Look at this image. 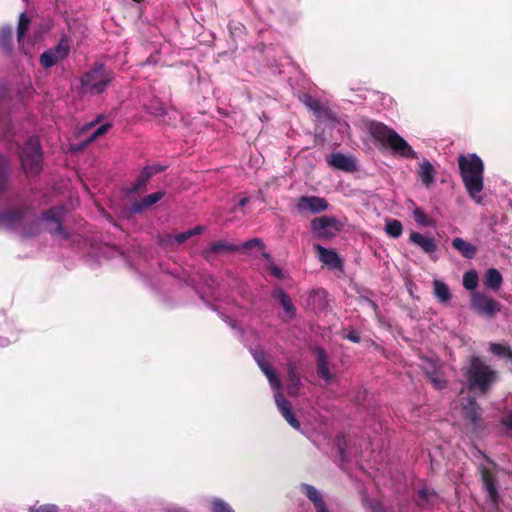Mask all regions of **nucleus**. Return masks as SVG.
Segmentation results:
<instances>
[{"label":"nucleus","instance_id":"obj_1","mask_svg":"<svg viewBox=\"0 0 512 512\" xmlns=\"http://www.w3.org/2000/svg\"><path fill=\"white\" fill-rule=\"evenodd\" d=\"M365 128L372 139L385 148L406 159H417L418 155L408 142L394 129L378 121H366Z\"/></svg>","mask_w":512,"mask_h":512},{"label":"nucleus","instance_id":"obj_2","mask_svg":"<svg viewBox=\"0 0 512 512\" xmlns=\"http://www.w3.org/2000/svg\"><path fill=\"white\" fill-rule=\"evenodd\" d=\"M458 167L462 182L469 196L477 203H481L480 193L483 190L484 163L475 153L469 155H459Z\"/></svg>","mask_w":512,"mask_h":512},{"label":"nucleus","instance_id":"obj_3","mask_svg":"<svg viewBox=\"0 0 512 512\" xmlns=\"http://www.w3.org/2000/svg\"><path fill=\"white\" fill-rule=\"evenodd\" d=\"M114 78L113 70L108 69L103 63L96 62L81 75L79 93L81 95H101Z\"/></svg>","mask_w":512,"mask_h":512},{"label":"nucleus","instance_id":"obj_4","mask_svg":"<svg viewBox=\"0 0 512 512\" xmlns=\"http://www.w3.org/2000/svg\"><path fill=\"white\" fill-rule=\"evenodd\" d=\"M469 391H479L486 394L496 381L497 372L485 364L479 357H472L470 366L465 373Z\"/></svg>","mask_w":512,"mask_h":512},{"label":"nucleus","instance_id":"obj_5","mask_svg":"<svg viewBox=\"0 0 512 512\" xmlns=\"http://www.w3.org/2000/svg\"><path fill=\"white\" fill-rule=\"evenodd\" d=\"M22 169L27 177L37 176L43 168V152L40 141L36 137H30L20 154Z\"/></svg>","mask_w":512,"mask_h":512},{"label":"nucleus","instance_id":"obj_6","mask_svg":"<svg viewBox=\"0 0 512 512\" xmlns=\"http://www.w3.org/2000/svg\"><path fill=\"white\" fill-rule=\"evenodd\" d=\"M341 223L333 216L323 215L311 221L313 236L321 240H330L336 231L341 230Z\"/></svg>","mask_w":512,"mask_h":512},{"label":"nucleus","instance_id":"obj_7","mask_svg":"<svg viewBox=\"0 0 512 512\" xmlns=\"http://www.w3.org/2000/svg\"><path fill=\"white\" fill-rule=\"evenodd\" d=\"M64 213L65 209L63 206H54L43 211L41 219L48 223L46 229L50 234L58 235L67 240L70 238V233L63 228L61 223Z\"/></svg>","mask_w":512,"mask_h":512},{"label":"nucleus","instance_id":"obj_8","mask_svg":"<svg viewBox=\"0 0 512 512\" xmlns=\"http://www.w3.org/2000/svg\"><path fill=\"white\" fill-rule=\"evenodd\" d=\"M70 53V42L67 36L63 35L56 46L44 51L40 55V64L48 69L68 57Z\"/></svg>","mask_w":512,"mask_h":512},{"label":"nucleus","instance_id":"obj_9","mask_svg":"<svg viewBox=\"0 0 512 512\" xmlns=\"http://www.w3.org/2000/svg\"><path fill=\"white\" fill-rule=\"evenodd\" d=\"M471 308L480 315L494 318L501 310V304L484 293L472 292Z\"/></svg>","mask_w":512,"mask_h":512},{"label":"nucleus","instance_id":"obj_10","mask_svg":"<svg viewBox=\"0 0 512 512\" xmlns=\"http://www.w3.org/2000/svg\"><path fill=\"white\" fill-rule=\"evenodd\" d=\"M462 413L466 421L469 422L474 430L482 427V414L483 410L473 397H467L463 400Z\"/></svg>","mask_w":512,"mask_h":512},{"label":"nucleus","instance_id":"obj_11","mask_svg":"<svg viewBox=\"0 0 512 512\" xmlns=\"http://www.w3.org/2000/svg\"><path fill=\"white\" fill-rule=\"evenodd\" d=\"M329 203L325 198L318 196H301L298 198L296 209L299 213H320L328 209Z\"/></svg>","mask_w":512,"mask_h":512},{"label":"nucleus","instance_id":"obj_12","mask_svg":"<svg viewBox=\"0 0 512 512\" xmlns=\"http://www.w3.org/2000/svg\"><path fill=\"white\" fill-rule=\"evenodd\" d=\"M314 248L317 251L319 261L323 264L328 266L330 269H343V261L336 251L327 249L320 244H315Z\"/></svg>","mask_w":512,"mask_h":512},{"label":"nucleus","instance_id":"obj_13","mask_svg":"<svg viewBox=\"0 0 512 512\" xmlns=\"http://www.w3.org/2000/svg\"><path fill=\"white\" fill-rule=\"evenodd\" d=\"M275 402L283 418L292 428L299 430L301 427L300 421L295 417L291 403L284 398L280 391L275 395Z\"/></svg>","mask_w":512,"mask_h":512},{"label":"nucleus","instance_id":"obj_14","mask_svg":"<svg viewBox=\"0 0 512 512\" xmlns=\"http://www.w3.org/2000/svg\"><path fill=\"white\" fill-rule=\"evenodd\" d=\"M240 250V246L229 243L226 240H219L213 242L208 248L203 250L202 256L207 260L211 261L215 255L234 253Z\"/></svg>","mask_w":512,"mask_h":512},{"label":"nucleus","instance_id":"obj_15","mask_svg":"<svg viewBox=\"0 0 512 512\" xmlns=\"http://www.w3.org/2000/svg\"><path fill=\"white\" fill-rule=\"evenodd\" d=\"M254 359L257 362L259 368L261 371L265 374L267 377L271 387L276 390L277 392L280 391L281 388V382L271 367V365L266 360V356L264 352H257L254 354Z\"/></svg>","mask_w":512,"mask_h":512},{"label":"nucleus","instance_id":"obj_16","mask_svg":"<svg viewBox=\"0 0 512 512\" xmlns=\"http://www.w3.org/2000/svg\"><path fill=\"white\" fill-rule=\"evenodd\" d=\"M28 211V207L21 206L0 212V227L12 228L18 225Z\"/></svg>","mask_w":512,"mask_h":512},{"label":"nucleus","instance_id":"obj_17","mask_svg":"<svg viewBox=\"0 0 512 512\" xmlns=\"http://www.w3.org/2000/svg\"><path fill=\"white\" fill-rule=\"evenodd\" d=\"M409 240L428 255H431L437 251V243L432 237H426L419 232L413 231L409 236Z\"/></svg>","mask_w":512,"mask_h":512},{"label":"nucleus","instance_id":"obj_18","mask_svg":"<svg viewBox=\"0 0 512 512\" xmlns=\"http://www.w3.org/2000/svg\"><path fill=\"white\" fill-rule=\"evenodd\" d=\"M316 372L317 375L327 383L334 379V374L330 372L328 366V356L323 348H317Z\"/></svg>","mask_w":512,"mask_h":512},{"label":"nucleus","instance_id":"obj_19","mask_svg":"<svg viewBox=\"0 0 512 512\" xmlns=\"http://www.w3.org/2000/svg\"><path fill=\"white\" fill-rule=\"evenodd\" d=\"M481 477H482L483 486H484L485 490L487 491L491 502L493 503V505L497 506L498 500H499V494H498L494 476L487 468L483 467L481 469Z\"/></svg>","mask_w":512,"mask_h":512},{"label":"nucleus","instance_id":"obj_20","mask_svg":"<svg viewBox=\"0 0 512 512\" xmlns=\"http://www.w3.org/2000/svg\"><path fill=\"white\" fill-rule=\"evenodd\" d=\"M327 161L330 166L345 172H352L356 168L354 161L342 153H332Z\"/></svg>","mask_w":512,"mask_h":512},{"label":"nucleus","instance_id":"obj_21","mask_svg":"<svg viewBox=\"0 0 512 512\" xmlns=\"http://www.w3.org/2000/svg\"><path fill=\"white\" fill-rule=\"evenodd\" d=\"M301 387V380L297 373V366L294 362L287 365V390L290 396H296Z\"/></svg>","mask_w":512,"mask_h":512},{"label":"nucleus","instance_id":"obj_22","mask_svg":"<svg viewBox=\"0 0 512 512\" xmlns=\"http://www.w3.org/2000/svg\"><path fill=\"white\" fill-rule=\"evenodd\" d=\"M164 195H165L164 191H157V192L151 193V194L145 196L144 198H142L141 201H137V202L133 203L131 210L134 213H140L144 209H146V208L150 207L151 205L160 201L164 197Z\"/></svg>","mask_w":512,"mask_h":512},{"label":"nucleus","instance_id":"obj_23","mask_svg":"<svg viewBox=\"0 0 512 512\" xmlns=\"http://www.w3.org/2000/svg\"><path fill=\"white\" fill-rule=\"evenodd\" d=\"M452 247L467 259L474 258L477 253V248L474 244L460 237H456L452 240Z\"/></svg>","mask_w":512,"mask_h":512},{"label":"nucleus","instance_id":"obj_24","mask_svg":"<svg viewBox=\"0 0 512 512\" xmlns=\"http://www.w3.org/2000/svg\"><path fill=\"white\" fill-rule=\"evenodd\" d=\"M438 501V495L434 489L430 487H423L418 491L417 504L422 508H431Z\"/></svg>","mask_w":512,"mask_h":512},{"label":"nucleus","instance_id":"obj_25","mask_svg":"<svg viewBox=\"0 0 512 512\" xmlns=\"http://www.w3.org/2000/svg\"><path fill=\"white\" fill-rule=\"evenodd\" d=\"M502 283L503 277L497 269L490 268L486 271L483 284L487 289L498 291L501 288Z\"/></svg>","mask_w":512,"mask_h":512},{"label":"nucleus","instance_id":"obj_26","mask_svg":"<svg viewBox=\"0 0 512 512\" xmlns=\"http://www.w3.org/2000/svg\"><path fill=\"white\" fill-rule=\"evenodd\" d=\"M433 294L435 298L443 304L448 303L452 298L448 285L437 279L433 281Z\"/></svg>","mask_w":512,"mask_h":512},{"label":"nucleus","instance_id":"obj_27","mask_svg":"<svg viewBox=\"0 0 512 512\" xmlns=\"http://www.w3.org/2000/svg\"><path fill=\"white\" fill-rule=\"evenodd\" d=\"M310 299L313 304V308L318 311L322 312L327 309L328 307V293L324 289H317L313 290L310 294Z\"/></svg>","mask_w":512,"mask_h":512},{"label":"nucleus","instance_id":"obj_28","mask_svg":"<svg viewBox=\"0 0 512 512\" xmlns=\"http://www.w3.org/2000/svg\"><path fill=\"white\" fill-rule=\"evenodd\" d=\"M275 297L279 300L281 306L290 318H294L296 315V308L290 298V296L281 288L276 289Z\"/></svg>","mask_w":512,"mask_h":512},{"label":"nucleus","instance_id":"obj_29","mask_svg":"<svg viewBox=\"0 0 512 512\" xmlns=\"http://www.w3.org/2000/svg\"><path fill=\"white\" fill-rule=\"evenodd\" d=\"M152 176L148 172V170L144 167L140 174L138 175L136 181L131 185V187L128 189L129 193H141L146 190V186L149 183Z\"/></svg>","mask_w":512,"mask_h":512},{"label":"nucleus","instance_id":"obj_30","mask_svg":"<svg viewBox=\"0 0 512 512\" xmlns=\"http://www.w3.org/2000/svg\"><path fill=\"white\" fill-rule=\"evenodd\" d=\"M419 176L426 187H430L434 181L435 169L433 165L424 160L420 166Z\"/></svg>","mask_w":512,"mask_h":512},{"label":"nucleus","instance_id":"obj_31","mask_svg":"<svg viewBox=\"0 0 512 512\" xmlns=\"http://www.w3.org/2000/svg\"><path fill=\"white\" fill-rule=\"evenodd\" d=\"M10 174V163L9 160L0 155V193L4 192L7 188Z\"/></svg>","mask_w":512,"mask_h":512},{"label":"nucleus","instance_id":"obj_32","mask_svg":"<svg viewBox=\"0 0 512 512\" xmlns=\"http://www.w3.org/2000/svg\"><path fill=\"white\" fill-rule=\"evenodd\" d=\"M479 277L475 270H469L463 275V286L466 290H474L478 286Z\"/></svg>","mask_w":512,"mask_h":512},{"label":"nucleus","instance_id":"obj_33","mask_svg":"<svg viewBox=\"0 0 512 512\" xmlns=\"http://www.w3.org/2000/svg\"><path fill=\"white\" fill-rule=\"evenodd\" d=\"M403 231L402 224L397 219L388 220L385 225V232L393 238H398L401 236Z\"/></svg>","mask_w":512,"mask_h":512},{"label":"nucleus","instance_id":"obj_34","mask_svg":"<svg viewBox=\"0 0 512 512\" xmlns=\"http://www.w3.org/2000/svg\"><path fill=\"white\" fill-rule=\"evenodd\" d=\"M0 47L5 51H10L12 47V29L2 27L0 29Z\"/></svg>","mask_w":512,"mask_h":512},{"label":"nucleus","instance_id":"obj_35","mask_svg":"<svg viewBox=\"0 0 512 512\" xmlns=\"http://www.w3.org/2000/svg\"><path fill=\"white\" fill-rule=\"evenodd\" d=\"M302 489L305 495L309 498V500L312 501L314 506L324 502L320 492L314 486L309 484H303Z\"/></svg>","mask_w":512,"mask_h":512},{"label":"nucleus","instance_id":"obj_36","mask_svg":"<svg viewBox=\"0 0 512 512\" xmlns=\"http://www.w3.org/2000/svg\"><path fill=\"white\" fill-rule=\"evenodd\" d=\"M490 351L500 358L512 359V350L509 346L499 343H490Z\"/></svg>","mask_w":512,"mask_h":512},{"label":"nucleus","instance_id":"obj_37","mask_svg":"<svg viewBox=\"0 0 512 512\" xmlns=\"http://www.w3.org/2000/svg\"><path fill=\"white\" fill-rule=\"evenodd\" d=\"M30 23V18L25 13H21L19 16V22L17 27V38L19 42L25 37L29 29Z\"/></svg>","mask_w":512,"mask_h":512},{"label":"nucleus","instance_id":"obj_38","mask_svg":"<svg viewBox=\"0 0 512 512\" xmlns=\"http://www.w3.org/2000/svg\"><path fill=\"white\" fill-rule=\"evenodd\" d=\"M415 221L421 226H433V222L428 219L426 214L421 208H416L413 211Z\"/></svg>","mask_w":512,"mask_h":512},{"label":"nucleus","instance_id":"obj_39","mask_svg":"<svg viewBox=\"0 0 512 512\" xmlns=\"http://www.w3.org/2000/svg\"><path fill=\"white\" fill-rule=\"evenodd\" d=\"M213 512H234L233 509L223 500L214 499L212 502Z\"/></svg>","mask_w":512,"mask_h":512},{"label":"nucleus","instance_id":"obj_40","mask_svg":"<svg viewBox=\"0 0 512 512\" xmlns=\"http://www.w3.org/2000/svg\"><path fill=\"white\" fill-rule=\"evenodd\" d=\"M254 247L264 248V244L259 238H253V239H250V240L244 242L241 245L240 249L242 248L244 250H250V249H253Z\"/></svg>","mask_w":512,"mask_h":512},{"label":"nucleus","instance_id":"obj_41","mask_svg":"<svg viewBox=\"0 0 512 512\" xmlns=\"http://www.w3.org/2000/svg\"><path fill=\"white\" fill-rule=\"evenodd\" d=\"M11 131L10 120L8 118L0 119V134L7 138Z\"/></svg>","mask_w":512,"mask_h":512},{"label":"nucleus","instance_id":"obj_42","mask_svg":"<svg viewBox=\"0 0 512 512\" xmlns=\"http://www.w3.org/2000/svg\"><path fill=\"white\" fill-rule=\"evenodd\" d=\"M306 104L310 110L314 111L318 115H321L323 107L318 100L309 98Z\"/></svg>","mask_w":512,"mask_h":512},{"label":"nucleus","instance_id":"obj_43","mask_svg":"<svg viewBox=\"0 0 512 512\" xmlns=\"http://www.w3.org/2000/svg\"><path fill=\"white\" fill-rule=\"evenodd\" d=\"M111 128L110 123H105L99 126L91 135L90 141L95 140L97 137L104 135Z\"/></svg>","mask_w":512,"mask_h":512},{"label":"nucleus","instance_id":"obj_44","mask_svg":"<svg viewBox=\"0 0 512 512\" xmlns=\"http://www.w3.org/2000/svg\"><path fill=\"white\" fill-rule=\"evenodd\" d=\"M342 338L348 339L353 343H359L361 341L358 331L352 329L347 334L342 335Z\"/></svg>","mask_w":512,"mask_h":512},{"label":"nucleus","instance_id":"obj_45","mask_svg":"<svg viewBox=\"0 0 512 512\" xmlns=\"http://www.w3.org/2000/svg\"><path fill=\"white\" fill-rule=\"evenodd\" d=\"M145 168L148 170V172L150 173V175L153 177L154 175L158 174V173H161L163 172L166 167L165 166H161L159 164H156V165H148V166H145Z\"/></svg>","mask_w":512,"mask_h":512},{"label":"nucleus","instance_id":"obj_46","mask_svg":"<svg viewBox=\"0 0 512 512\" xmlns=\"http://www.w3.org/2000/svg\"><path fill=\"white\" fill-rule=\"evenodd\" d=\"M191 237H192L191 233L189 232V230H187L185 232H182V233H179L178 235H176L175 241L177 242V244H182L185 241H187L188 239H190Z\"/></svg>","mask_w":512,"mask_h":512},{"label":"nucleus","instance_id":"obj_47","mask_svg":"<svg viewBox=\"0 0 512 512\" xmlns=\"http://www.w3.org/2000/svg\"><path fill=\"white\" fill-rule=\"evenodd\" d=\"M31 512H58L55 505H42L37 509H32Z\"/></svg>","mask_w":512,"mask_h":512},{"label":"nucleus","instance_id":"obj_48","mask_svg":"<svg viewBox=\"0 0 512 512\" xmlns=\"http://www.w3.org/2000/svg\"><path fill=\"white\" fill-rule=\"evenodd\" d=\"M204 230H205L204 226L198 225V226L194 227L193 229H190L189 232L191 233V236L193 237V236L203 233Z\"/></svg>","mask_w":512,"mask_h":512},{"label":"nucleus","instance_id":"obj_49","mask_svg":"<svg viewBox=\"0 0 512 512\" xmlns=\"http://www.w3.org/2000/svg\"><path fill=\"white\" fill-rule=\"evenodd\" d=\"M432 382H433L435 388H437V389H442L446 386V381H444L442 379L433 378Z\"/></svg>","mask_w":512,"mask_h":512},{"label":"nucleus","instance_id":"obj_50","mask_svg":"<svg viewBox=\"0 0 512 512\" xmlns=\"http://www.w3.org/2000/svg\"><path fill=\"white\" fill-rule=\"evenodd\" d=\"M371 508H372V511L373 512H386V510L384 509V507L382 506L381 503L379 502H374L371 504Z\"/></svg>","mask_w":512,"mask_h":512},{"label":"nucleus","instance_id":"obj_51","mask_svg":"<svg viewBox=\"0 0 512 512\" xmlns=\"http://www.w3.org/2000/svg\"><path fill=\"white\" fill-rule=\"evenodd\" d=\"M316 512H328L325 502L315 506Z\"/></svg>","mask_w":512,"mask_h":512},{"label":"nucleus","instance_id":"obj_52","mask_svg":"<svg viewBox=\"0 0 512 512\" xmlns=\"http://www.w3.org/2000/svg\"><path fill=\"white\" fill-rule=\"evenodd\" d=\"M503 424L510 430H512V415H509L504 421Z\"/></svg>","mask_w":512,"mask_h":512},{"label":"nucleus","instance_id":"obj_53","mask_svg":"<svg viewBox=\"0 0 512 512\" xmlns=\"http://www.w3.org/2000/svg\"><path fill=\"white\" fill-rule=\"evenodd\" d=\"M248 202H249V198L248 197H244V198L240 199L238 205L240 207H244V206L247 205Z\"/></svg>","mask_w":512,"mask_h":512},{"label":"nucleus","instance_id":"obj_54","mask_svg":"<svg viewBox=\"0 0 512 512\" xmlns=\"http://www.w3.org/2000/svg\"><path fill=\"white\" fill-rule=\"evenodd\" d=\"M273 275L279 277L281 274V270L278 267H274L272 270Z\"/></svg>","mask_w":512,"mask_h":512},{"label":"nucleus","instance_id":"obj_55","mask_svg":"<svg viewBox=\"0 0 512 512\" xmlns=\"http://www.w3.org/2000/svg\"><path fill=\"white\" fill-rule=\"evenodd\" d=\"M167 512H188L182 508H173V509H170L168 510Z\"/></svg>","mask_w":512,"mask_h":512},{"label":"nucleus","instance_id":"obj_56","mask_svg":"<svg viewBox=\"0 0 512 512\" xmlns=\"http://www.w3.org/2000/svg\"><path fill=\"white\" fill-rule=\"evenodd\" d=\"M263 256H264V258H266V259H270V254H269V253H263Z\"/></svg>","mask_w":512,"mask_h":512},{"label":"nucleus","instance_id":"obj_57","mask_svg":"<svg viewBox=\"0 0 512 512\" xmlns=\"http://www.w3.org/2000/svg\"><path fill=\"white\" fill-rule=\"evenodd\" d=\"M102 118V116H98L95 120V123H98L100 121V119Z\"/></svg>","mask_w":512,"mask_h":512},{"label":"nucleus","instance_id":"obj_58","mask_svg":"<svg viewBox=\"0 0 512 512\" xmlns=\"http://www.w3.org/2000/svg\"><path fill=\"white\" fill-rule=\"evenodd\" d=\"M135 2H141L142 0H134Z\"/></svg>","mask_w":512,"mask_h":512}]
</instances>
